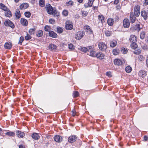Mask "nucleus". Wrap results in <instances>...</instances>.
<instances>
[{"instance_id": "obj_45", "label": "nucleus", "mask_w": 148, "mask_h": 148, "mask_svg": "<svg viewBox=\"0 0 148 148\" xmlns=\"http://www.w3.org/2000/svg\"><path fill=\"white\" fill-rule=\"evenodd\" d=\"M138 59L139 60L142 61L144 60V58L142 55H139L138 56Z\"/></svg>"}, {"instance_id": "obj_14", "label": "nucleus", "mask_w": 148, "mask_h": 148, "mask_svg": "<svg viewBox=\"0 0 148 148\" xmlns=\"http://www.w3.org/2000/svg\"><path fill=\"white\" fill-rule=\"evenodd\" d=\"M20 22L21 24L24 26H26L27 25V21L24 18H21Z\"/></svg>"}, {"instance_id": "obj_30", "label": "nucleus", "mask_w": 148, "mask_h": 148, "mask_svg": "<svg viewBox=\"0 0 148 148\" xmlns=\"http://www.w3.org/2000/svg\"><path fill=\"white\" fill-rule=\"evenodd\" d=\"M95 0H89L87 5L85 6L86 7H91L93 4L94 1Z\"/></svg>"}, {"instance_id": "obj_47", "label": "nucleus", "mask_w": 148, "mask_h": 148, "mask_svg": "<svg viewBox=\"0 0 148 148\" xmlns=\"http://www.w3.org/2000/svg\"><path fill=\"white\" fill-rule=\"evenodd\" d=\"M73 95L74 97H77L79 95V92L77 91H75L74 92Z\"/></svg>"}, {"instance_id": "obj_20", "label": "nucleus", "mask_w": 148, "mask_h": 148, "mask_svg": "<svg viewBox=\"0 0 148 148\" xmlns=\"http://www.w3.org/2000/svg\"><path fill=\"white\" fill-rule=\"evenodd\" d=\"M29 6V5L27 3H24L20 5V9L24 10L27 8Z\"/></svg>"}, {"instance_id": "obj_9", "label": "nucleus", "mask_w": 148, "mask_h": 148, "mask_svg": "<svg viewBox=\"0 0 148 148\" xmlns=\"http://www.w3.org/2000/svg\"><path fill=\"white\" fill-rule=\"evenodd\" d=\"M137 40V37L134 35H131L129 39V41L131 42H136Z\"/></svg>"}, {"instance_id": "obj_43", "label": "nucleus", "mask_w": 148, "mask_h": 148, "mask_svg": "<svg viewBox=\"0 0 148 148\" xmlns=\"http://www.w3.org/2000/svg\"><path fill=\"white\" fill-rule=\"evenodd\" d=\"M141 49H138V50H135L134 51V53L135 54H139L141 52Z\"/></svg>"}, {"instance_id": "obj_61", "label": "nucleus", "mask_w": 148, "mask_h": 148, "mask_svg": "<svg viewBox=\"0 0 148 148\" xmlns=\"http://www.w3.org/2000/svg\"><path fill=\"white\" fill-rule=\"evenodd\" d=\"M144 139L145 141H147L148 140V137H147L146 136H145L144 137Z\"/></svg>"}, {"instance_id": "obj_6", "label": "nucleus", "mask_w": 148, "mask_h": 148, "mask_svg": "<svg viewBox=\"0 0 148 148\" xmlns=\"http://www.w3.org/2000/svg\"><path fill=\"white\" fill-rule=\"evenodd\" d=\"M124 60L122 59H115L114 60V63L115 65L119 66L124 64Z\"/></svg>"}, {"instance_id": "obj_7", "label": "nucleus", "mask_w": 148, "mask_h": 148, "mask_svg": "<svg viewBox=\"0 0 148 148\" xmlns=\"http://www.w3.org/2000/svg\"><path fill=\"white\" fill-rule=\"evenodd\" d=\"M4 25L6 26H9L13 28L14 26L12 22L9 20H6L4 23Z\"/></svg>"}, {"instance_id": "obj_15", "label": "nucleus", "mask_w": 148, "mask_h": 148, "mask_svg": "<svg viewBox=\"0 0 148 148\" xmlns=\"http://www.w3.org/2000/svg\"><path fill=\"white\" fill-rule=\"evenodd\" d=\"M136 20V17L135 16L133 13H131L130 16V20L131 23H134Z\"/></svg>"}, {"instance_id": "obj_16", "label": "nucleus", "mask_w": 148, "mask_h": 148, "mask_svg": "<svg viewBox=\"0 0 148 148\" xmlns=\"http://www.w3.org/2000/svg\"><path fill=\"white\" fill-rule=\"evenodd\" d=\"M138 75L140 77L143 78L144 77H145L147 75L146 72L144 70H141L139 72Z\"/></svg>"}, {"instance_id": "obj_31", "label": "nucleus", "mask_w": 148, "mask_h": 148, "mask_svg": "<svg viewBox=\"0 0 148 148\" xmlns=\"http://www.w3.org/2000/svg\"><path fill=\"white\" fill-rule=\"evenodd\" d=\"M5 134L10 136H13L15 135V134L13 132L9 131L6 133Z\"/></svg>"}, {"instance_id": "obj_17", "label": "nucleus", "mask_w": 148, "mask_h": 148, "mask_svg": "<svg viewBox=\"0 0 148 148\" xmlns=\"http://www.w3.org/2000/svg\"><path fill=\"white\" fill-rule=\"evenodd\" d=\"M16 133L18 137L19 138H23L25 136L24 133L20 131H17Z\"/></svg>"}, {"instance_id": "obj_3", "label": "nucleus", "mask_w": 148, "mask_h": 148, "mask_svg": "<svg viewBox=\"0 0 148 148\" xmlns=\"http://www.w3.org/2000/svg\"><path fill=\"white\" fill-rule=\"evenodd\" d=\"M140 8L139 5H137L134 8V13L135 16H138L140 14Z\"/></svg>"}, {"instance_id": "obj_12", "label": "nucleus", "mask_w": 148, "mask_h": 148, "mask_svg": "<svg viewBox=\"0 0 148 148\" xmlns=\"http://www.w3.org/2000/svg\"><path fill=\"white\" fill-rule=\"evenodd\" d=\"M84 28L85 30L87 32H89L90 34H92L93 33L92 30L90 27L88 25H86L84 27Z\"/></svg>"}, {"instance_id": "obj_33", "label": "nucleus", "mask_w": 148, "mask_h": 148, "mask_svg": "<svg viewBox=\"0 0 148 148\" xmlns=\"http://www.w3.org/2000/svg\"><path fill=\"white\" fill-rule=\"evenodd\" d=\"M15 16L17 19L21 17V15L20 14V12L18 10H17L16 11Z\"/></svg>"}, {"instance_id": "obj_5", "label": "nucleus", "mask_w": 148, "mask_h": 148, "mask_svg": "<svg viewBox=\"0 0 148 148\" xmlns=\"http://www.w3.org/2000/svg\"><path fill=\"white\" fill-rule=\"evenodd\" d=\"M65 27L67 30H71L73 29V27L72 23L69 21H67L66 22Z\"/></svg>"}, {"instance_id": "obj_63", "label": "nucleus", "mask_w": 148, "mask_h": 148, "mask_svg": "<svg viewBox=\"0 0 148 148\" xmlns=\"http://www.w3.org/2000/svg\"><path fill=\"white\" fill-rule=\"evenodd\" d=\"M19 148H24V146L22 145H19Z\"/></svg>"}, {"instance_id": "obj_8", "label": "nucleus", "mask_w": 148, "mask_h": 148, "mask_svg": "<svg viewBox=\"0 0 148 148\" xmlns=\"http://www.w3.org/2000/svg\"><path fill=\"white\" fill-rule=\"evenodd\" d=\"M123 25L125 28L128 27L130 25L129 21L128 19H125L123 22Z\"/></svg>"}, {"instance_id": "obj_60", "label": "nucleus", "mask_w": 148, "mask_h": 148, "mask_svg": "<svg viewBox=\"0 0 148 148\" xmlns=\"http://www.w3.org/2000/svg\"><path fill=\"white\" fill-rule=\"evenodd\" d=\"M119 0H115L114 2V3L115 4H117L119 2Z\"/></svg>"}, {"instance_id": "obj_24", "label": "nucleus", "mask_w": 148, "mask_h": 148, "mask_svg": "<svg viewBox=\"0 0 148 148\" xmlns=\"http://www.w3.org/2000/svg\"><path fill=\"white\" fill-rule=\"evenodd\" d=\"M117 43V42L116 40H112L110 42V45L112 47H115Z\"/></svg>"}, {"instance_id": "obj_40", "label": "nucleus", "mask_w": 148, "mask_h": 148, "mask_svg": "<svg viewBox=\"0 0 148 148\" xmlns=\"http://www.w3.org/2000/svg\"><path fill=\"white\" fill-rule=\"evenodd\" d=\"M119 52V49H115L113 50V53L114 55H118Z\"/></svg>"}, {"instance_id": "obj_58", "label": "nucleus", "mask_w": 148, "mask_h": 148, "mask_svg": "<svg viewBox=\"0 0 148 148\" xmlns=\"http://www.w3.org/2000/svg\"><path fill=\"white\" fill-rule=\"evenodd\" d=\"M137 27L136 28V30L137 31H139L140 28L139 27L140 25L139 24H137Z\"/></svg>"}, {"instance_id": "obj_18", "label": "nucleus", "mask_w": 148, "mask_h": 148, "mask_svg": "<svg viewBox=\"0 0 148 148\" xmlns=\"http://www.w3.org/2000/svg\"><path fill=\"white\" fill-rule=\"evenodd\" d=\"M96 53L95 51H93L92 50V48L88 51V54L91 56L93 57H96Z\"/></svg>"}, {"instance_id": "obj_56", "label": "nucleus", "mask_w": 148, "mask_h": 148, "mask_svg": "<svg viewBox=\"0 0 148 148\" xmlns=\"http://www.w3.org/2000/svg\"><path fill=\"white\" fill-rule=\"evenodd\" d=\"M106 75L107 76H108V77H112L111 73L110 71L107 72L106 73Z\"/></svg>"}, {"instance_id": "obj_23", "label": "nucleus", "mask_w": 148, "mask_h": 148, "mask_svg": "<svg viewBox=\"0 0 148 148\" xmlns=\"http://www.w3.org/2000/svg\"><path fill=\"white\" fill-rule=\"evenodd\" d=\"M12 44L10 42H7L4 45L5 48L7 49H10L12 47Z\"/></svg>"}, {"instance_id": "obj_27", "label": "nucleus", "mask_w": 148, "mask_h": 148, "mask_svg": "<svg viewBox=\"0 0 148 148\" xmlns=\"http://www.w3.org/2000/svg\"><path fill=\"white\" fill-rule=\"evenodd\" d=\"M7 12L5 13V16L8 17H10L12 16V14L11 11L8 9V10L6 11Z\"/></svg>"}, {"instance_id": "obj_57", "label": "nucleus", "mask_w": 148, "mask_h": 148, "mask_svg": "<svg viewBox=\"0 0 148 148\" xmlns=\"http://www.w3.org/2000/svg\"><path fill=\"white\" fill-rule=\"evenodd\" d=\"M72 115L73 116H75L76 114V112L75 110L73 109L72 111Z\"/></svg>"}, {"instance_id": "obj_10", "label": "nucleus", "mask_w": 148, "mask_h": 148, "mask_svg": "<svg viewBox=\"0 0 148 148\" xmlns=\"http://www.w3.org/2000/svg\"><path fill=\"white\" fill-rule=\"evenodd\" d=\"M54 139L56 142L60 143L62 141V138L60 135H56L54 136Z\"/></svg>"}, {"instance_id": "obj_36", "label": "nucleus", "mask_w": 148, "mask_h": 148, "mask_svg": "<svg viewBox=\"0 0 148 148\" xmlns=\"http://www.w3.org/2000/svg\"><path fill=\"white\" fill-rule=\"evenodd\" d=\"M98 19L101 21L102 22L105 21V18L102 15H99L98 17Z\"/></svg>"}, {"instance_id": "obj_50", "label": "nucleus", "mask_w": 148, "mask_h": 148, "mask_svg": "<svg viewBox=\"0 0 148 148\" xmlns=\"http://www.w3.org/2000/svg\"><path fill=\"white\" fill-rule=\"evenodd\" d=\"M35 29H29V32L31 34H33L34 33Z\"/></svg>"}, {"instance_id": "obj_4", "label": "nucleus", "mask_w": 148, "mask_h": 148, "mask_svg": "<svg viewBox=\"0 0 148 148\" xmlns=\"http://www.w3.org/2000/svg\"><path fill=\"white\" fill-rule=\"evenodd\" d=\"M98 45L99 49L102 51L105 50L107 48V45L102 42H99Z\"/></svg>"}, {"instance_id": "obj_35", "label": "nucleus", "mask_w": 148, "mask_h": 148, "mask_svg": "<svg viewBox=\"0 0 148 148\" xmlns=\"http://www.w3.org/2000/svg\"><path fill=\"white\" fill-rule=\"evenodd\" d=\"M145 32L144 31H142L140 34V38L143 39L145 38Z\"/></svg>"}, {"instance_id": "obj_19", "label": "nucleus", "mask_w": 148, "mask_h": 148, "mask_svg": "<svg viewBox=\"0 0 148 148\" xmlns=\"http://www.w3.org/2000/svg\"><path fill=\"white\" fill-rule=\"evenodd\" d=\"M105 55L101 52L96 53V56L97 58L101 60L104 58Z\"/></svg>"}, {"instance_id": "obj_59", "label": "nucleus", "mask_w": 148, "mask_h": 148, "mask_svg": "<svg viewBox=\"0 0 148 148\" xmlns=\"http://www.w3.org/2000/svg\"><path fill=\"white\" fill-rule=\"evenodd\" d=\"M144 5H148V0H145Z\"/></svg>"}, {"instance_id": "obj_34", "label": "nucleus", "mask_w": 148, "mask_h": 148, "mask_svg": "<svg viewBox=\"0 0 148 148\" xmlns=\"http://www.w3.org/2000/svg\"><path fill=\"white\" fill-rule=\"evenodd\" d=\"M39 5L41 7H43L45 5V0H39Z\"/></svg>"}, {"instance_id": "obj_28", "label": "nucleus", "mask_w": 148, "mask_h": 148, "mask_svg": "<svg viewBox=\"0 0 148 148\" xmlns=\"http://www.w3.org/2000/svg\"><path fill=\"white\" fill-rule=\"evenodd\" d=\"M43 35V32L42 31L39 30L37 32L36 36L38 37H41Z\"/></svg>"}, {"instance_id": "obj_25", "label": "nucleus", "mask_w": 148, "mask_h": 148, "mask_svg": "<svg viewBox=\"0 0 148 148\" xmlns=\"http://www.w3.org/2000/svg\"><path fill=\"white\" fill-rule=\"evenodd\" d=\"M57 48V47L53 44H51L49 46V49L52 50H56Z\"/></svg>"}, {"instance_id": "obj_39", "label": "nucleus", "mask_w": 148, "mask_h": 148, "mask_svg": "<svg viewBox=\"0 0 148 148\" xmlns=\"http://www.w3.org/2000/svg\"><path fill=\"white\" fill-rule=\"evenodd\" d=\"M132 70V69L130 66H127L125 68V71L128 73H130Z\"/></svg>"}, {"instance_id": "obj_64", "label": "nucleus", "mask_w": 148, "mask_h": 148, "mask_svg": "<svg viewBox=\"0 0 148 148\" xmlns=\"http://www.w3.org/2000/svg\"><path fill=\"white\" fill-rule=\"evenodd\" d=\"M78 1L79 3H82L83 0H77Z\"/></svg>"}, {"instance_id": "obj_62", "label": "nucleus", "mask_w": 148, "mask_h": 148, "mask_svg": "<svg viewBox=\"0 0 148 148\" xmlns=\"http://www.w3.org/2000/svg\"><path fill=\"white\" fill-rule=\"evenodd\" d=\"M93 8L94 10H97L98 9V7L97 6H93Z\"/></svg>"}, {"instance_id": "obj_2", "label": "nucleus", "mask_w": 148, "mask_h": 148, "mask_svg": "<svg viewBox=\"0 0 148 148\" xmlns=\"http://www.w3.org/2000/svg\"><path fill=\"white\" fill-rule=\"evenodd\" d=\"M85 32L82 31H79L77 32L75 35V38L77 40H80L84 35Z\"/></svg>"}, {"instance_id": "obj_22", "label": "nucleus", "mask_w": 148, "mask_h": 148, "mask_svg": "<svg viewBox=\"0 0 148 148\" xmlns=\"http://www.w3.org/2000/svg\"><path fill=\"white\" fill-rule=\"evenodd\" d=\"M32 138L35 140H38L40 138V136L37 133H34L32 134Z\"/></svg>"}, {"instance_id": "obj_42", "label": "nucleus", "mask_w": 148, "mask_h": 148, "mask_svg": "<svg viewBox=\"0 0 148 148\" xmlns=\"http://www.w3.org/2000/svg\"><path fill=\"white\" fill-rule=\"evenodd\" d=\"M121 51L124 54H125L127 53V49H125L124 48H122L121 49Z\"/></svg>"}, {"instance_id": "obj_32", "label": "nucleus", "mask_w": 148, "mask_h": 148, "mask_svg": "<svg viewBox=\"0 0 148 148\" xmlns=\"http://www.w3.org/2000/svg\"><path fill=\"white\" fill-rule=\"evenodd\" d=\"M136 42H132L131 45V47L133 49H136L138 47V45Z\"/></svg>"}, {"instance_id": "obj_21", "label": "nucleus", "mask_w": 148, "mask_h": 148, "mask_svg": "<svg viewBox=\"0 0 148 148\" xmlns=\"http://www.w3.org/2000/svg\"><path fill=\"white\" fill-rule=\"evenodd\" d=\"M49 36L51 37L56 38L57 37V34L53 31H49Z\"/></svg>"}, {"instance_id": "obj_29", "label": "nucleus", "mask_w": 148, "mask_h": 148, "mask_svg": "<svg viewBox=\"0 0 148 148\" xmlns=\"http://www.w3.org/2000/svg\"><path fill=\"white\" fill-rule=\"evenodd\" d=\"M113 19L111 18L108 19V23L109 25L110 26H112L113 25Z\"/></svg>"}, {"instance_id": "obj_54", "label": "nucleus", "mask_w": 148, "mask_h": 148, "mask_svg": "<svg viewBox=\"0 0 148 148\" xmlns=\"http://www.w3.org/2000/svg\"><path fill=\"white\" fill-rule=\"evenodd\" d=\"M82 15L84 16H86L88 14L87 12L85 11H82Z\"/></svg>"}, {"instance_id": "obj_49", "label": "nucleus", "mask_w": 148, "mask_h": 148, "mask_svg": "<svg viewBox=\"0 0 148 148\" xmlns=\"http://www.w3.org/2000/svg\"><path fill=\"white\" fill-rule=\"evenodd\" d=\"M44 29L46 31L49 32L50 29V28L49 26L48 25H46Z\"/></svg>"}, {"instance_id": "obj_55", "label": "nucleus", "mask_w": 148, "mask_h": 148, "mask_svg": "<svg viewBox=\"0 0 148 148\" xmlns=\"http://www.w3.org/2000/svg\"><path fill=\"white\" fill-rule=\"evenodd\" d=\"M69 47L70 49H73L74 48V47L72 44H70L69 45Z\"/></svg>"}, {"instance_id": "obj_37", "label": "nucleus", "mask_w": 148, "mask_h": 148, "mask_svg": "<svg viewBox=\"0 0 148 148\" xmlns=\"http://www.w3.org/2000/svg\"><path fill=\"white\" fill-rule=\"evenodd\" d=\"M141 16L144 17L145 19L147 18V13L145 11H142L141 12Z\"/></svg>"}, {"instance_id": "obj_51", "label": "nucleus", "mask_w": 148, "mask_h": 148, "mask_svg": "<svg viewBox=\"0 0 148 148\" xmlns=\"http://www.w3.org/2000/svg\"><path fill=\"white\" fill-rule=\"evenodd\" d=\"M62 14L64 16H66L68 14V12L67 10H64L63 11Z\"/></svg>"}, {"instance_id": "obj_13", "label": "nucleus", "mask_w": 148, "mask_h": 148, "mask_svg": "<svg viewBox=\"0 0 148 148\" xmlns=\"http://www.w3.org/2000/svg\"><path fill=\"white\" fill-rule=\"evenodd\" d=\"M77 139V137L75 136L72 135L69 137L68 138V141L70 143H73Z\"/></svg>"}, {"instance_id": "obj_46", "label": "nucleus", "mask_w": 148, "mask_h": 148, "mask_svg": "<svg viewBox=\"0 0 148 148\" xmlns=\"http://www.w3.org/2000/svg\"><path fill=\"white\" fill-rule=\"evenodd\" d=\"M24 14L25 16L28 18L29 17L31 16V13L29 12H25Z\"/></svg>"}, {"instance_id": "obj_52", "label": "nucleus", "mask_w": 148, "mask_h": 148, "mask_svg": "<svg viewBox=\"0 0 148 148\" xmlns=\"http://www.w3.org/2000/svg\"><path fill=\"white\" fill-rule=\"evenodd\" d=\"M24 40V37L23 36H21L20 38L19 41L18 43L20 45H21L23 41Z\"/></svg>"}, {"instance_id": "obj_48", "label": "nucleus", "mask_w": 148, "mask_h": 148, "mask_svg": "<svg viewBox=\"0 0 148 148\" xmlns=\"http://www.w3.org/2000/svg\"><path fill=\"white\" fill-rule=\"evenodd\" d=\"M111 32L110 31H106L105 32L106 35L107 36H110L111 35Z\"/></svg>"}, {"instance_id": "obj_44", "label": "nucleus", "mask_w": 148, "mask_h": 148, "mask_svg": "<svg viewBox=\"0 0 148 148\" xmlns=\"http://www.w3.org/2000/svg\"><path fill=\"white\" fill-rule=\"evenodd\" d=\"M27 33V36H25V38L26 40H29L32 37L27 32H26Z\"/></svg>"}, {"instance_id": "obj_11", "label": "nucleus", "mask_w": 148, "mask_h": 148, "mask_svg": "<svg viewBox=\"0 0 148 148\" xmlns=\"http://www.w3.org/2000/svg\"><path fill=\"white\" fill-rule=\"evenodd\" d=\"M91 48H92V47L89 46L88 47V48H86L84 47H81L79 49L82 51L86 53L87 51H89V49H90Z\"/></svg>"}, {"instance_id": "obj_41", "label": "nucleus", "mask_w": 148, "mask_h": 148, "mask_svg": "<svg viewBox=\"0 0 148 148\" xmlns=\"http://www.w3.org/2000/svg\"><path fill=\"white\" fill-rule=\"evenodd\" d=\"M57 32L59 33H61L63 31L62 28L60 27H57Z\"/></svg>"}, {"instance_id": "obj_1", "label": "nucleus", "mask_w": 148, "mask_h": 148, "mask_svg": "<svg viewBox=\"0 0 148 148\" xmlns=\"http://www.w3.org/2000/svg\"><path fill=\"white\" fill-rule=\"evenodd\" d=\"M47 6V10L49 14L53 15L54 16H59V13L56 10L53 9L50 4H49Z\"/></svg>"}, {"instance_id": "obj_26", "label": "nucleus", "mask_w": 148, "mask_h": 148, "mask_svg": "<svg viewBox=\"0 0 148 148\" xmlns=\"http://www.w3.org/2000/svg\"><path fill=\"white\" fill-rule=\"evenodd\" d=\"M0 8L5 11H6L8 10V8L3 4L0 3Z\"/></svg>"}, {"instance_id": "obj_38", "label": "nucleus", "mask_w": 148, "mask_h": 148, "mask_svg": "<svg viewBox=\"0 0 148 148\" xmlns=\"http://www.w3.org/2000/svg\"><path fill=\"white\" fill-rule=\"evenodd\" d=\"M73 4V2L72 1H70L66 3V5L67 6H72Z\"/></svg>"}, {"instance_id": "obj_53", "label": "nucleus", "mask_w": 148, "mask_h": 148, "mask_svg": "<svg viewBox=\"0 0 148 148\" xmlns=\"http://www.w3.org/2000/svg\"><path fill=\"white\" fill-rule=\"evenodd\" d=\"M49 23L51 24H53L55 23V20L51 18L49 20Z\"/></svg>"}]
</instances>
